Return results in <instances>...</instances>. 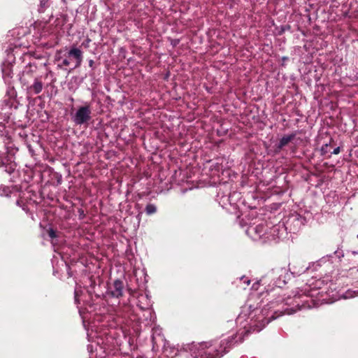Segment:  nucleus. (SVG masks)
Instances as JSON below:
<instances>
[{"instance_id":"1","label":"nucleus","mask_w":358,"mask_h":358,"mask_svg":"<svg viewBox=\"0 0 358 358\" xmlns=\"http://www.w3.org/2000/svg\"><path fill=\"white\" fill-rule=\"evenodd\" d=\"M282 304L283 301H272L262 309L253 308L252 305H249L247 308V311H248V317L250 320V325L253 329V331H259L266 324L280 315L282 314L291 315L296 311L293 308H286L283 311L276 308Z\"/></svg>"},{"instance_id":"2","label":"nucleus","mask_w":358,"mask_h":358,"mask_svg":"<svg viewBox=\"0 0 358 358\" xmlns=\"http://www.w3.org/2000/svg\"><path fill=\"white\" fill-rule=\"evenodd\" d=\"M235 338L234 336L221 340L220 342H203L198 343L196 355L200 358H220L222 357L234 343Z\"/></svg>"},{"instance_id":"3","label":"nucleus","mask_w":358,"mask_h":358,"mask_svg":"<svg viewBox=\"0 0 358 358\" xmlns=\"http://www.w3.org/2000/svg\"><path fill=\"white\" fill-rule=\"evenodd\" d=\"M70 57H73L76 59V64L73 69L78 68L81 65L83 61V52L76 47H72L67 52L66 57L62 56L57 57V60L60 62V63L57 64L58 68L63 69L64 67L69 66L71 64Z\"/></svg>"},{"instance_id":"4","label":"nucleus","mask_w":358,"mask_h":358,"mask_svg":"<svg viewBox=\"0 0 358 358\" xmlns=\"http://www.w3.org/2000/svg\"><path fill=\"white\" fill-rule=\"evenodd\" d=\"M91 111L88 106H82L78 109L73 117L76 124H83L90 119Z\"/></svg>"},{"instance_id":"5","label":"nucleus","mask_w":358,"mask_h":358,"mask_svg":"<svg viewBox=\"0 0 358 358\" xmlns=\"http://www.w3.org/2000/svg\"><path fill=\"white\" fill-rule=\"evenodd\" d=\"M315 263H309L308 266L304 264L302 261H296L289 264V270L294 276H299L310 268L311 266H314Z\"/></svg>"},{"instance_id":"6","label":"nucleus","mask_w":358,"mask_h":358,"mask_svg":"<svg viewBox=\"0 0 358 358\" xmlns=\"http://www.w3.org/2000/svg\"><path fill=\"white\" fill-rule=\"evenodd\" d=\"M267 227L264 224H260L257 226H251L248 229V233L252 236L253 239L261 238L268 234Z\"/></svg>"},{"instance_id":"7","label":"nucleus","mask_w":358,"mask_h":358,"mask_svg":"<svg viewBox=\"0 0 358 358\" xmlns=\"http://www.w3.org/2000/svg\"><path fill=\"white\" fill-rule=\"evenodd\" d=\"M124 285L122 280H115L113 282V289L110 293L113 297L119 298L123 294Z\"/></svg>"},{"instance_id":"8","label":"nucleus","mask_w":358,"mask_h":358,"mask_svg":"<svg viewBox=\"0 0 358 358\" xmlns=\"http://www.w3.org/2000/svg\"><path fill=\"white\" fill-rule=\"evenodd\" d=\"M284 230L283 225H275L270 229L269 235L266 236V238L271 240H276L278 238H280L282 234L280 231Z\"/></svg>"},{"instance_id":"9","label":"nucleus","mask_w":358,"mask_h":358,"mask_svg":"<svg viewBox=\"0 0 358 358\" xmlns=\"http://www.w3.org/2000/svg\"><path fill=\"white\" fill-rule=\"evenodd\" d=\"M43 88V83L38 78H36L34 80L33 84L30 87H29L28 90L31 93L38 94L42 92Z\"/></svg>"},{"instance_id":"10","label":"nucleus","mask_w":358,"mask_h":358,"mask_svg":"<svg viewBox=\"0 0 358 358\" xmlns=\"http://www.w3.org/2000/svg\"><path fill=\"white\" fill-rule=\"evenodd\" d=\"M296 133H292L289 135H285L282 136L279 141L278 148L280 150L282 149L283 147L287 145L290 141H292L296 137Z\"/></svg>"},{"instance_id":"11","label":"nucleus","mask_w":358,"mask_h":358,"mask_svg":"<svg viewBox=\"0 0 358 358\" xmlns=\"http://www.w3.org/2000/svg\"><path fill=\"white\" fill-rule=\"evenodd\" d=\"M157 211L156 206L152 203H149L145 207V212L148 215H152Z\"/></svg>"},{"instance_id":"12","label":"nucleus","mask_w":358,"mask_h":358,"mask_svg":"<svg viewBox=\"0 0 358 358\" xmlns=\"http://www.w3.org/2000/svg\"><path fill=\"white\" fill-rule=\"evenodd\" d=\"M331 141L332 138L330 139L329 143H327L322 146L320 149V152L322 155H325L329 152V146L331 145Z\"/></svg>"},{"instance_id":"13","label":"nucleus","mask_w":358,"mask_h":358,"mask_svg":"<svg viewBox=\"0 0 358 358\" xmlns=\"http://www.w3.org/2000/svg\"><path fill=\"white\" fill-rule=\"evenodd\" d=\"M49 6L48 0H40V6L38 8V11L40 13H43L45 11V8Z\"/></svg>"},{"instance_id":"14","label":"nucleus","mask_w":358,"mask_h":358,"mask_svg":"<svg viewBox=\"0 0 358 358\" xmlns=\"http://www.w3.org/2000/svg\"><path fill=\"white\" fill-rule=\"evenodd\" d=\"M81 292H82V291H81V289H78V288H77V287L75 289V292H74V295H75V296H74V298H75V302H76V303H79V299H78V298H79V296H80V295Z\"/></svg>"},{"instance_id":"15","label":"nucleus","mask_w":358,"mask_h":358,"mask_svg":"<svg viewBox=\"0 0 358 358\" xmlns=\"http://www.w3.org/2000/svg\"><path fill=\"white\" fill-rule=\"evenodd\" d=\"M240 283H242L246 286H248L250 283V280L245 276H243L239 279Z\"/></svg>"},{"instance_id":"16","label":"nucleus","mask_w":358,"mask_h":358,"mask_svg":"<svg viewBox=\"0 0 358 358\" xmlns=\"http://www.w3.org/2000/svg\"><path fill=\"white\" fill-rule=\"evenodd\" d=\"M48 236L52 239H53V238L57 237L56 231L53 229H52V228H50L48 230Z\"/></svg>"},{"instance_id":"17","label":"nucleus","mask_w":358,"mask_h":358,"mask_svg":"<svg viewBox=\"0 0 358 358\" xmlns=\"http://www.w3.org/2000/svg\"><path fill=\"white\" fill-rule=\"evenodd\" d=\"M28 66H29V69H30V70H29V71H30L31 72H34V71H36V66L35 64H31V63H29Z\"/></svg>"},{"instance_id":"18","label":"nucleus","mask_w":358,"mask_h":358,"mask_svg":"<svg viewBox=\"0 0 358 358\" xmlns=\"http://www.w3.org/2000/svg\"><path fill=\"white\" fill-rule=\"evenodd\" d=\"M340 152H341V148H340V147H337V148H336L333 150L332 154H334V155H338V154H339V153H340Z\"/></svg>"},{"instance_id":"19","label":"nucleus","mask_w":358,"mask_h":358,"mask_svg":"<svg viewBox=\"0 0 358 358\" xmlns=\"http://www.w3.org/2000/svg\"><path fill=\"white\" fill-rule=\"evenodd\" d=\"M335 253L336 254V255L339 258L341 257H343V254L342 251H336Z\"/></svg>"},{"instance_id":"20","label":"nucleus","mask_w":358,"mask_h":358,"mask_svg":"<svg viewBox=\"0 0 358 358\" xmlns=\"http://www.w3.org/2000/svg\"><path fill=\"white\" fill-rule=\"evenodd\" d=\"M94 62L93 59H90L89 60V66L92 68V69H94Z\"/></svg>"},{"instance_id":"21","label":"nucleus","mask_w":358,"mask_h":358,"mask_svg":"<svg viewBox=\"0 0 358 358\" xmlns=\"http://www.w3.org/2000/svg\"><path fill=\"white\" fill-rule=\"evenodd\" d=\"M150 306V301L148 299V312L149 314H151V310L149 308Z\"/></svg>"},{"instance_id":"22","label":"nucleus","mask_w":358,"mask_h":358,"mask_svg":"<svg viewBox=\"0 0 358 358\" xmlns=\"http://www.w3.org/2000/svg\"><path fill=\"white\" fill-rule=\"evenodd\" d=\"M13 170H14L13 169H10V170L8 171V172L10 174L13 171ZM6 171H7V170H6Z\"/></svg>"},{"instance_id":"23","label":"nucleus","mask_w":358,"mask_h":358,"mask_svg":"<svg viewBox=\"0 0 358 358\" xmlns=\"http://www.w3.org/2000/svg\"><path fill=\"white\" fill-rule=\"evenodd\" d=\"M351 296H352L351 295L350 296L349 295V296H345V297L348 298V297H351Z\"/></svg>"},{"instance_id":"24","label":"nucleus","mask_w":358,"mask_h":358,"mask_svg":"<svg viewBox=\"0 0 358 358\" xmlns=\"http://www.w3.org/2000/svg\"><path fill=\"white\" fill-rule=\"evenodd\" d=\"M352 253H353L354 255L357 254V252H355V251H354V252H352Z\"/></svg>"},{"instance_id":"25","label":"nucleus","mask_w":358,"mask_h":358,"mask_svg":"<svg viewBox=\"0 0 358 358\" xmlns=\"http://www.w3.org/2000/svg\"><path fill=\"white\" fill-rule=\"evenodd\" d=\"M0 127H3V125L0 124Z\"/></svg>"},{"instance_id":"26","label":"nucleus","mask_w":358,"mask_h":358,"mask_svg":"<svg viewBox=\"0 0 358 358\" xmlns=\"http://www.w3.org/2000/svg\"><path fill=\"white\" fill-rule=\"evenodd\" d=\"M357 238H358V234H357Z\"/></svg>"}]
</instances>
